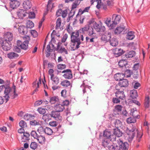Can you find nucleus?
<instances>
[{"mask_svg":"<svg viewBox=\"0 0 150 150\" xmlns=\"http://www.w3.org/2000/svg\"><path fill=\"white\" fill-rule=\"evenodd\" d=\"M54 107L55 110L59 112L62 111L64 109V106L62 104H60L56 105Z\"/></svg>","mask_w":150,"mask_h":150,"instance_id":"c756f323","label":"nucleus"},{"mask_svg":"<svg viewBox=\"0 0 150 150\" xmlns=\"http://www.w3.org/2000/svg\"><path fill=\"white\" fill-rule=\"evenodd\" d=\"M149 96L146 97L145 99L144 106L145 108H148L149 106Z\"/></svg>","mask_w":150,"mask_h":150,"instance_id":"a18cd8bd","label":"nucleus"},{"mask_svg":"<svg viewBox=\"0 0 150 150\" xmlns=\"http://www.w3.org/2000/svg\"><path fill=\"white\" fill-rule=\"evenodd\" d=\"M134 32L132 31L128 32L127 35V38L128 40H132L134 38Z\"/></svg>","mask_w":150,"mask_h":150,"instance_id":"ea45409f","label":"nucleus"},{"mask_svg":"<svg viewBox=\"0 0 150 150\" xmlns=\"http://www.w3.org/2000/svg\"><path fill=\"white\" fill-rule=\"evenodd\" d=\"M30 136V134L27 132H25L23 134V135L21 136V140L22 142H26L29 139Z\"/></svg>","mask_w":150,"mask_h":150,"instance_id":"393cba45","label":"nucleus"},{"mask_svg":"<svg viewBox=\"0 0 150 150\" xmlns=\"http://www.w3.org/2000/svg\"><path fill=\"white\" fill-rule=\"evenodd\" d=\"M30 134L34 139H36L39 143L43 144L45 143V139L44 136L38 134L35 131H32Z\"/></svg>","mask_w":150,"mask_h":150,"instance_id":"423d86ee","label":"nucleus"},{"mask_svg":"<svg viewBox=\"0 0 150 150\" xmlns=\"http://www.w3.org/2000/svg\"><path fill=\"white\" fill-rule=\"evenodd\" d=\"M59 101L58 97L57 96H54L51 97L49 102L51 104H54Z\"/></svg>","mask_w":150,"mask_h":150,"instance_id":"4c0bfd02","label":"nucleus"},{"mask_svg":"<svg viewBox=\"0 0 150 150\" xmlns=\"http://www.w3.org/2000/svg\"><path fill=\"white\" fill-rule=\"evenodd\" d=\"M52 45L53 46V47L52 49H51L50 48V45H47V52L48 54L49 53V54H50V52H52V51L54 50V45L53 44H52Z\"/></svg>","mask_w":150,"mask_h":150,"instance_id":"8fccbe9b","label":"nucleus"},{"mask_svg":"<svg viewBox=\"0 0 150 150\" xmlns=\"http://www.w3.org/2000/svg\"><path fill=\"white\" fill-rule=\"evenodd\" d=\"M136 132H137V140L138 142H139L142 135L140 133H139L137 130H136Z\"/></svg>","mask_w":150,"mask_h":150,"instance_id":"13d9d810","label":"nucleus"},{"mask_svg":"<svg viewBox=\"0 0 150 150\" xmlns=\"http://www.w3.org/2000/svg\"><path fill=\"white\" fill-rule=\"evenodd\" d=\"M102 23L100 22V26L99 27V30L98 31V32H104L105 30V28L104 26L102 25Z\"/></svg>","mask_w":150,"mask_h":150,"instance_id":"3c124183","label":"nucleus"},{"mask_svg":"<svg viewBox=\"0 0 150 150\" xmlns=\"http://www.w3.org/2000/svg\"><path fill=\"white\" fill-rule=\"evenodd\" d=\"M43 103V100H38L36 101L34 104L35 106H38Z\"/></svg>","mask_w":150,"mask_h":150,"instance_id":"bf43d9fd","label":"nucleus"},{"mask_svg":"<svg viewBox=\"0 0 150 150\" xmlns=\"http://www.w3.org/2000/svg\"><path fill=\"white\" fill-rule=\"evenodd\" d=\"M7 56L10 59H13L18 57V55L15 52H11L7 54Z\"/></svg>","mask_w":150,"mask_h":150,"instance_id":"c9c22d12","label":"nucleus"},{"mask_svg":"<svg viewBox=\"0 0 150 150\" xmlns=\"http://www.w3.org/2000/svg\"><path fill=\"white\" fill-rule=\"evenodd\" d=\"M9 4L10 7L13 9H15L19 6L21 3L17 0H15L10 1Z\"/></svg>","mask_w":150,"mask_h":150,"instance_id":"2eb2a0df","label":"nucleus"},{"mask_svg":"<svg viewBox=\"0 0 150 150\" xmlns=\"http://www.w3.org/2000/svg\"><path fill=\"white\" fill-rule=\"evenodd\" d=\"M111 38V34L109 32H106L105 34L102 35L101 39L102 40L107 42L110 40Z\"/></svg>","mask_w":150,"mask_h":150,"instance_id":"a211bd4d","label":"nucleus"},{"mask_svg":"<svg viewBox=\"0 0 150 150\" xmlns=\"http://www.w3.org/2000/svg\"><path fill=\"white\" fill-rule=\"evenodd\" d=\"M38 112L41 114H44L46 112V110L42 108H39L37 109Z\"/></svg>","mask_w":150,"mask_h":150,"instance_id":"603ef678","label":"nucleus"},{"mask_svg":"<svg viewBox=\"0 0 150 150\" xmlns=\"http://www.w3.org/2000/svg\"><path fill=\"white\" fill-rule=\"evenodd\" d=\"M129 144L127 142L123 143L118 138L113 143V145L110 148V150H128Z\"/></svg>","mask_w":150,"mask_h":150,"instance_id":"7ed1b4c3","label":"nucleus"},{"mask_svg":"<svg viewBox=\"0 0 150 150\" xmlns=\"http://www.w3.org/2000/svg\"><path fill=\"white\" fill-rule=\"evenodd\" d=\"M51 115L50 114H46L43 115L42 119L45 122H47L51 120Z\"/></svg>","mask_w":150,"mask_h":150,"instance_id":"f704fd0d","label":"nucleus"},{"mask_svg":"<svg viewBox=\"0 0 150 150\" xmlns=\"http://www.w3.org/2000/svg\"><path fill=\"white\" fill-rule=\"evenodd\" d=\"M34 26V24L33 23L30 21H28L26 23V27L27 28H31Z\"/></svg>","mask_w":150,"mask_h":150,"instance_id":"49530a36","label":"nucleus"},{"mask_svg":"<svg viewBox=\"0 0 150 150\" xmlns=\"http://www.w3.org/2000/svg\"><path fill=\"white\" fill-rule=\"evenodd\" d=\"M113 133L114 134V135L118 137H121L122 134V132L118 128L114 129Z\"/></svg>","mask_w":150,"mask_h":150,"instance_id":"7c9ffc66","label":"nucleus"},{"mask_svg":"<svg viewBox=\"0 0 150 150\" xmlns=\"http://www.w3.org/2000/svg\"><path fill=\"white\" fill-rule=\"evenodd\" d=\"M19 125L20 127L22 128H25L27 127V125L25 122L22 120L19 123Z\"/></svg>","mask_w":150,"mask_h":150,"instance_id":"c03bdc74","label":"nucleus"},{"mask_svg":"<svg viewBox=\"0 0 150 150\" xmlns=\"http://www.w3.org/2000/svg\"><path fill=\"white\" fill-rule=\"evenodd\" d=\"M130 95L131 98L134 99L137 96V93L135 90H132L130 91Z\"/></svg>","mask_w":150,"mask_h":150,"instance_id":"58836bf2","label":"nucleus"},{"mask_svg":"<svg viewBox=\"0 0 150 150\" xmlns=\"http://www.w3.org/2000/svg\"><path fill=\"white\" fill-rule=\"evenodd\" d=\"M93 27L95 29L97 32L99 30L100 27L99 25L96 22H95L93 23Z\"/></svg>","mask_w":150,"mask_h":150,"instance_id":"4d7b16f0","label":"nucleus"},{"mask_svg":"<svg viewBox=\"0 0 150 150\" xmlns=\"http://www.w3.org/2000/svg\"><path fill=\"white\" fill-rule=\"evenodd\" d=\"M11 42H8L6 40L3 41L2 43V47L4 50L8 51L11 48Z\"/></svg>","mask_w":150,"mask_h":150,"instance_id":"ddd939ff","label":"nucleus"},{"mask_svg":"<svg viewBox=\"0 0 150 150\" xmlns=\"http://www.w3.org/2000/svg\"><path fill=\"white\" fill-rule=\"evenodd\" d=\"M26 29V28L25 26L22 25L20 26L18 28V31L21 34L24 35L26 34V32L25 30Z\"/></svg>","mask_w":150,"mask_h":150,"instance_id":"2f4dec72","label":"nucleus"},{"mask_svg":"<svg viewBox=\"0 0 150 150\" xmlns=\"http://www.w3.org/2000/svg\"><path fill=\"white\" fill-rule=\"evenodd\" d=\"M89 26L88 25H86L84 27L82 28L81 29H80L79 31V32L81 33H84L85 32H86L88 31L89 29Z\"/></svg>","mask_w":150,"mask_h":150,"instance_id":"37998d69","label":"nucleus"},{"mask_svg":"<svg viewBox=\"0 0 150 150\" xmlns=\"http://www.w3.org/2000/svg\"><path fill=\"white\" fill-rule=\"evenodd\" d=\"M119 86H116L114 90L116 96L121 100L125 98V96L123 91L124 89H120Z\"/></svg>","mask_w":150,"mask_h":150,"instance_id":"39448f33","label":"nucleus"},{"mask_svg":"<svg viewBox=\"0 0 150 150\" xmlns=\"http://www.w3.org/2000/svg\"><path fill=\"white\" fill-rule=\"evenodd\" d=\"M128 65V62L126 59H121L118 62L119 67L121 68V70L126 69V66Z\"/></svg>","mask_w":150,"mask_h":150,"instance_id":"f3484780","label":"nucleus"},{"mask_svg":"<svg viewBox=\"0 0 150 150\" xmlns=\"http://www.w3.org/2000/svg\"><path fill=\"white\" fill-rule=\"evenodd\" d=\"M137 112V111H133V110H131V112L130 113V115H132L133 117H130L127 119V121L128 123H134L136 121V118H138V115H136L134 113Z\"/></svg>","mask_w":150,"mask_h":150,"instance_id":"1a4fd4ad","label":"nucleus"},{"mask_svg":"<svg viewBox=\"0 0 150 150\" xmlns=\"http://www.w3.org/2000/svg\"><path fill=\"white\" fill-rule=\"evenodd\" d=\"M59 51V52L61 53H62L63 52H64L66 54H68L67 50L65 49V48L64 47H61Z\"/></svg>","mask_w":150,"mask_h":150,"instance_id":"69168bd1","label":"nucleus"},{"mask_svg":"<svg viewBox=\"0 0 150 150\" xmlns=\"http://www.w3.org/2000/svg\"><path fill=\"white\" fill-rule=\"evenodd\" d=\"M79 31L76 30L74 31L70 35H71V47L72 50H75L78 49L81 44L80 38L79 37Z\"/></svg>","mask_w":150,"mask_h":150,"instance_id":"f03ea898","label":"nucleus"},{"mask_svg":"<svg viewBox=\"0 0 150 150\" xmlns=\"http://www.w3.org/2000/svg\"><path fill=\"white\" fill-rule=\"evenodd\" d=\"M135 55V52L134 51H131L127 52L125 54V57L127 58H131L134 57Z\"/></svg>","mask_w":150,"mask_h":150,"instance_id":"cd10ccee","label":"nucleus"},{"mask_svg":"<svg viewBox=\"0 0 150 150\" xmlns=\"http://www.w3.org/2000/svg\"><path fill=\"white\" fill-rule=\"evenodd\" d=\"M50 79L52 81V83L53 85H58L59 82V79L57 76L52 77V78H50Z\"/></svg>","mask_w":150,"mask_h":150,"instance_id":"e433bc0d","label":"nucleus"},{"mask_svg":"<svg viewBox=\"0 0 150 150\" xmlns=\"http://www.w3.org/2000/svg\"><path fill=\"white\" fill-rule=\"evenodd\" d=\"M23 6L24 9L27 10L30 8L32 6V4L30 1L27 0L23 2Z\"/></svg>","mask_w":150,"mask_h":150,"instance_id":"5701e85b","label":"nucleus"},{"mask_svg":"<svg viewBox=\"0 0 150 150\" xmlns=\"http://www.w3.org/2000/svg\"><path fill=\"white\" fill-rule=\"evenodd\" d=\"M105 23L110 29H113L115 28L114 25H112V24L113 25V22L112 21H111L110 18H107L105 21Z\"/></svg>","mask_w":150,"mask_h":150,"instance_id":"b1692460","label":"nucleus"},{"mask_svg":"<svg viewBox=\"0 0 150 150\" xmlns=\"http://www.w3.org/2000/svg\"><path fill=\"white\" fill-rule=\"evenodd\" d=\"M109 139L103 138L102 139V146L105 147H108V150H110V148L112 146L113 144L110 145V142Z\"/></svg>","mask_w":150,"mask_h":150,"instance_id":"aec40b11","label":"nucleus"},{"mask_svg":"<svg viewBox=\"0 0 150 150\" xmlns=\"http://www.w3.org/2000/svg\"><path fill=\"white\" fill-rule=\"evenodd\" d=\"M121 123V121L119 120H115L114 122L115 126L116 128H118L120 126Z\"/></svg>","mask_w":150,"mask_h":150,"instance_id":"864d4df0","label":"nucleus"},{"mask_svg":"<svg viewBox=\"0 0 150 150\" xmlns=\"http://www.w3.org/2000/svg\"><path fill=\"white\" fill-rule=\"evenodd\" d=\"M94 33V29L93 28H89L88 32V35L90 36H91Z\"/></svg>","mask_w":150,"mask_h":150,"instance_id":"6e6d98bb","label":"nucleus"},{"mask_svg":"<svg viewBox=\"0 0 150 150\" xmlns=\"http://www.w3.org/2000/svg\"><path fill=\"white\" fill-rule=\"evenodd\" d=\"M30 32L33 37H36L38 35V33L37 31L34 30H31Z\"/></svg>","mask_w":150,"mask_h":150,"instance_id":"e2e57ef3","label":"nucleus"},{"mask_svg":"<svg viewBox=\"0 0 150 150\" xmlns=\"http://www.w3.org/2000/svg\"><path fill=\"white\" fill-rule=\"evenodd\" d=\"M112 132L108 130H105L104 131L103 136L106 137L105 139H110V140L114 142L116 140V137L114 135H111Z\"/></svg>","mask_w":150,"mask_h":150,"instance_id":"0eeeda50","label":"nucleus"},{"mask_svg":"<svg viewBox=\"0 0 150 150\" xmlns=\"http://www.w3.org/2000/svg\"><path fill=\"white\" fill-rule=\"evenodd\" d=\"M51 115L52 117L55 119L56 120L61 121L62 120V118L60 116L59 112L56 110L55 111H52Z\"/></svg>","mask_w":150,"mask_h":150,"instance_id":"4468645a","label":"nucleus"},{"mask_svg":"<svg viewBox=\"0 0 150 150\" xmlns=\"http://www.w3.org/2000/svg\"><path fill=\"white\" fill-rule=\"evenodd\" d=\"M62 73H64L63 76L66 79H70L72 78L73 76L71 70L70 69H67L64 70L62 71Z\"/></svg>","mask_w":150,"mask_h":150,"instance_id":"9b49d317","label":"nucleus"},{"mask_svg":"<svg viewBox=\"0 0 150 150\" xmlns=\"http://www.w3.org/2000/svg\"><path fill=\"white\" fill-rule=\"evenodd\" d=\"M66 30H67L69 34L71 35L73 32V28L70 26L69 24L68 25L66 28Z\"/></svg>","mask_w":150,"mask_h":150,"instance_id":"09e8293b","label":"nucleus"},{"mask_svg":"<svg viewBox=\"0 0 150 150\" xmlns=\"http://www.w3.org/2000/svg\"><path fill=\"white\" fill-rule=\"evenodd\" d=\"M57 122L55 121H52L50 122V125L52 127H56L57 125Z\"/></svg>","mask_w":150,"mask_h":150,"instance_id":"338daca9","label":"nucleus"},{"mask_svg":"<svg viewBox=\"0 0 150 150\" xmlns=\"http://www.w3.org/2000/svg\"><path fill=\"white\" fill-rule=\"evenodd\" d=\"M4 38H5L4 40L10 42L13 39V35L11 32H8L4 35Z\"/></svg>","mask_w":150,"mask_h":150,"instance_id":"4be33fe9","label":"nucleus"},{"mask_svg":"<svg viewBox=\"0 0 150 150\" xmlns=\"http://www.w3.org/2000/svg\"><path fill=\"white\" fill-rule=\"evenodd\" d=\"M60 84L64 87H69V88H71L72 87V85L70 82L67 80H65L62 81Z\"/></svg>","mask_w":150,"mask_h":150,"instance_id":"a878e982","label":"nucleus"},{"mask_svg":"<svg viewBox=\"0 0 150 150\" xmlns=\"http://www.w3.org/2000/svg\"><path fill=\"white\" fill-rule=\"evenodd\" d=\"M0 88L5 89L4 92L5 95L3 97L0 96V105L2 104L4 102L6 103L9 100L10 96L12 97V99L18 96V94L16 93V86L14 85L11 88L8 85H3L0 86Z\"/></svg>","mask_w":150,"mask_h":150,"instance_id":"f257e3e1","label":"nucleus"},{"mask_svg":"<svg viewBox=\"0 0 150 150\" xmlns=\"http://www.w3.org/2000/svg\"><path fill=\"white\" fill-rule=\"evenodd\" d=\"M80 87L81 88L83 87L82 91L83 94L86 93L87 91L90 90H91L90 88L91 87L89 86L85 85L84 83H83V84Z\"/></svg>","mask_w":150,"mask_h":150,"instance_id":"72a5a7b5","label":"nucleus"},{"mask_svg":"<svg viewBox=\"0 0 150 150\" xmlns=\"http://www.w3.org/2000/svg\"><path fill=\"white\" fill-rule=\"evenodd\" d=\"M121 18V16L120 15H116L115 14H114L112 15V21L113 22L112 24L114 25L115 27L117 24L120 23ZM112 25H113L112 24Z\"/></svg>","mask_w":150,"mask_h":150,"instance_id":"9d476101","label":"nucleus"},{"mask_svg":"<svg viewBox=\"0 0 150 150\" xmlns=\"http://www.w3.org/2000/svg\"><path fill=\"white\" fill-rule=\"evenodd\" d=\"M128 84V81L126 79H123L122 80L120 81L118 84L116 86H119L120 87V88L123 89V88L127 87Z\"/></svg>","mask_w":150,"mask_h":150,"instance_id":"dca6fc26","label":"nucleus"},{"mask_svg":"<svg viewBox=\"0 0 150 150\" xmlns=\"http://www.w3.org/2000/svg\"><path fill=\"white\" fill-rule=\"evenodd\" d=\"M29 42L28 40H25L23 43L21 41L18 40L17 44V45L19 46L22 49L26 50L28 48Z\"/></svg>","mask_w":150,"mask_h":150,"instance_id":"f8f14e48","label":"nucleus"},{"mask_svg":"<svg viewBox=\"0 0 150 150\" xmlns=\"http://www.w3.org/2000/svg\"><path fill=\"white\" fill-rule=\"evenodd\" d=\"M62 22L61 19L60 18H59L57 20L56 22V25L55 27V29L57 30L60 28Z\"/></svg>","mask_w":150,"mask_h":150,"instance_id":"79ce46f5","label":"nucleus"},{"mask_svg":"<svg viewBox=\"0 0 150 150\" xmlns=\"http://www.w3.org/2000/svg\"><path fill=\"white\" fill-rule=\"evenodd\" d=\"M123 72L122 73L123 74L124 77L126 78L130 77L131 74H132V71L130 70L126 69H124L121 70Z\"/></svg>","mask_w":150,"mask_h":150,"instance_id":"412c9836","label":"nucleus"},{"mask_svg":"<svg viewBox=\"0 0 150 150\" xmlns=\"http://www.w3.org/2000/svg\"><path fill=\"white\" fill-rule=\"evenodd\" d=\"M125 28V27L124 25L117 27L115 30V33L116 34H120L124 30Z\"/></svg>","mask_w":150,"mask_h":150,"instance_id":"473e14b6","label":"nucleus"},{"mask_svg":"<svg viewBox=\"0 0 150 150\" xmlns=\"http://www.w3.org/2000/svg\"><path fill=\"white\" fill-rule=\"evenodd\" d=\"M95 38H92L90 39V38L88 37H86V42H94V39H95Z\"/></svg>","mask_w":150,"mask_h":150,"instance_id":"0e129e2a","label":"nucleus"},{"mask_svg":"<svg viewBox=\"0 0 150 150\" xmlns=\"http://www.w3.org/2000/svg\"><path fill=\"white\" fill-rule=\"evenodd\" d=\"M135 128L131 129L127 128L126 130V133L129 135L128 138V142H131L135 135Z\"/></svg>","mask_w":150,"mask_h":150,"instance_id":"6e6552de","label":"nucleus"},{"mask_svg":"<svg viewBox=\"0 0 150 150\" xmlns=\"http://www.w3.org/2000/svg\"><path fill=\"white\" fill-rule=\"evenodd\" d=\"M26 12L25 11L23 10V9H20L18 11L17 15L19 18L22 19L26 16Z\"/></svg>","mask_w":150,"mask_h":150,"instance_id":"bb28decb","label":"nucleus"},{"mask_svg":"<svg viewBox=\"0 0 150 150\" xmlns=\"http://www.w3.org/2000/svg\"><path fill=\"white\" fill-rule=\"evenodd\" d=\"M28 17L30 18H33L35 17V14L33 12H30L28 13Z\"/></svg>","mask_w":150,"mask_h":150,"instance_id":"680f3d73","label":"nucleus"},{"mask_svg":"<svg viewBox=\"0 0 150 150\" xmlns=\"http://www.w3.org/2000/svg\"><path fill=\"white\" fill-rule=\"evenodd\" d=\"M109 41L110 45L113 46H115L118 44L117 40L115 38H112L111 40H110Z\"/></svg>","mask_w":150,"mask_h":150,"instance_id":"a19ab883","label":"nucleus"},{"mask_svg":"<svg viewBox=\"0 0 150 150\" xmlns=\"http://www.w3.org/2000/svg\"><path fill=\"white\" fill-rule=\"evenodd\" d=\"M37 144L35 142H32L31 143L30 145V147L33 150H35L37 148Z\"/></svg>","mask_w":150,"mask_h":150,"instance_id":"de8ad7c7","label":"nucleus"},{"mask_svg":"<svg viewBox=\"0 0 150 150\" xmlns=\"http://www.w3.org/2000/svg\"><path fill=\"white\" fill-rule=\"evenodd\" d=\"M114 78L116 81H119L122 80L124 78L123 74L122 73H117L115 74L114 76Z\"/></svg>","mask_w":150,"mask_h":150,"instance_id":"c85d7f7f","label":"nucleus"},{"mask_svg":"<svg viewBox=\"0 0 150 150\" xmlns=\"http://www.w3.org/2000/svg\"><path fill=\"white\" fill-rule=\"evenodd\" d=\"M37 131L39 134H45L47 135H51L53 133V131L52 129L48 127L40 126L38 129Z\"/></svg>","mask_w":150,"mask_h":150,"instance_id":"20e7f679","label":"nucleus"},{"mask_svg":"<svg viewBox=\"0 0 150 150\" xmlns=\"http://www.w3.org/2000/svg\"><path fill=\"white\" fill-rule=\"evenodd\" d=\"M114 55L117 57L121 56L124 53L123 51L120 48H116L113 50Z\"/></svg>","mask_w":150,"mask_h":150,"instance_id":"6ab92c4d","label":"nucleus"},{"mask_svg":"<svg viewBox=\"0 0 150 150\" xmlns=\"http://www.w3.org/2000/svg\"><path fill=\"white\" fill-rule=\"evenodd\" d=\"M32 117L31 115L28 114H25L24 116V119L26 120H28Z\"/></svg>","mask_w":150,"mask_h":150,"instance_id":"052dcab7","label":"nucleus"},{"mask_svg":"<svg viewBox=\"0 0 150 150\" xmlns=\"http://www.w3.org/2000/svg\"><path fill=\"white\" fill-rule=\"evenodd\" d=\"M66 65L65 64H59L57 65V68L58 69H63L66 68Z\"/></svg>","mask_w":150,"mask_h":150,"instance_id":"774afa93","label":"nucleus"},{"mask_svg":"<svg viewBox=\"0 0 150 150\" xmlns=\"http://www.w3.org/2000/svg\"><path fill=\"white\" fill-rule=\"evenodd\" d=\"M30 124L33 126L38 125H40V123L36 120H33L30 122Z\"/></svg>","mask_w":150,"mask_h":150,"instance_id":"5fc2aeb1","label":"nucleus"}]
</instances>
